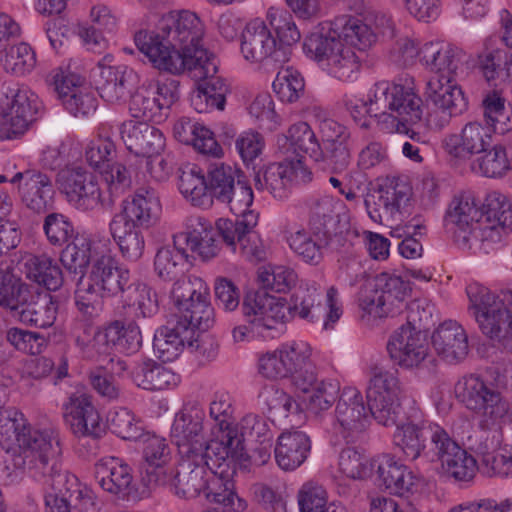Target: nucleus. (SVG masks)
<instances>
[{
    "label": "nucleus",
    "mask_w": 512,
    "mask_h": 512,
    "mask_svg": "<svg viewBox=\"0 0 512 512\" xmlns=\"http://www.w3.org/2000/svg\"><path fill=\"white\" fill-rule=\"evenodd\" d=\"M203 36L200 18L181 10L163 15L154 30L136 32L134 42L154 69L172 75L192 70L203 77L216 69V56L201 44Z\"/></svg>",
    "instance_id": "obj_1"
},
{
    "label": "nucleus",
    "mask_w": 512,
    "mask_h": 512,
    "mask_svg": "<svg viewBox=\"0 0 512 512\" xmlns=\"http://www.w3.org/2000/svg\"><path fill=\"white\" fill-rule=\"evenodd\" d=\"M12 437L16 447L2 470L7 483L18 482L24 474L35 480L61 476L57 457L62 449L56 429L32 427L22 412L9 408L0 412V439L8 442Z\"/></svg>",
    "instance_id": "obj_2"
},
{
    "label": "nucleus",
    "mask_w": 512,
    "mask_h": 512,
    "mask_svg": "<svg viewBox=\"0 0 512 512\" xmlns=\"http://www.w3.org/2000/svg\"><path fill=\"white\" fill-rule=\"evenodd\" d=\"M376 42V32L363 19L352 15L336 17L305 37L303 52L329 76L353 82L361 62L354 48L365 50Z\"/></svg>",
    "instance_id": "obj_3"
},
{
    "label": "nucleus",
    "mask_w": 512,
    "mask_h": 512,
    "mask_svg": "<svg viewBox=\"0 0 512 512\" xmlns=\"http://www.w3.org/2000/svg\"><path fill=\"white\" fill-rule=\"evenodd\" d=\"M341 101L360 126H368L366 115H370L378 129L388 134H408V125L420 121L423 113L422 100L415 92L412 79H406L404 84L379 81L368 90L366 100L345 94Z\"/></svg>",
    "instance_id": "obj_4"
},
{
    "label": "nucleus",
    "mask_w": 512,
    "mask_h": 512,
    "mask_svg": "<svg viewBox=\"0 0 512 512\" xmlns=\"http://www.w3.org/2000/svg\"><path fill=\"white\" fill-rule=\"evenodd\" d=\"M131 278L128 268L119 265L109 252L93 260L86 277L82 275L74 292L78 311L87 318L100 314L103 298L116 297L125 291Z\"/></svg>",
    "instance_id": "obj_5"
},
{
    "label": "nucleus",
    "mask_w": 512,
    "mask_h": 512,
    "mask_svg": "<svg viewBox=\"0 0 512 512\" xmlns=\"http://www.w3.org/2000/svg\"><path fill=\"white\" fill-rule=\"evenodd\" d=\"M468 311L474 317L480 331L488 338L512 352V313L500 298L478 282L466 287Z\"/></svg>",
    "instance_id": "obj_6"
},
{
    "label": "nucleus",
    "mask_w": 512,
    "mask_h": 512,
    "mask_svg": "<svg viewBox=\"0 0 512 512\" xmlns=\"http://www.w3.org/2000/svg\"><path fill=\"white\" fill-rule=\"evenodd\" d=\"M457 399L478 417L480 427H498L511 420V405L501 392L482 378L469 375L455 385Z\"/></svg>",
    "instance_id": "obj_7"
},
{
    "label": "nucleus",
    "mask_w": 512,
    "mask_h": 512,
    "mask_svg": "<svg viewBox=\"0 0 512 512\" xmlns=\"http://www.w3.org/2000/svg\"><path fill=\"white\" fill-rule=\"evenodd\" d=\"M205 413L196 406L184 407L175 414L170 429L171 441L176 445L179 456L194 454L222 455L224 450L233 446L237 439L232 440L226 435L207 440L204 432Z\"/></svg>",
    "instance_id": "obj_8"
},
{
    "label": "nucleus",
    "mask_w": 512,
    "mask_h": 512,
    "mask_svg": "<svg viewBox=\"0 0 512 512\" xmlns=\"http://www.w3.org/2000/svg\"><path fill=\"white\" fill-rule=\"evenodd\" d=\"M239 443L236 441L233 446L225 449L222 455L213 457L209 481L203 494L208 502L219 507L207 511L226 512V508L230 507L233 511L240 512L247 506L234 492L233 478L237 468L242 465V448Z\"/></svg>",
    "instance_id": "obj_9"
},
{
    "label": "nucleus",
    "mask_w": 512,
    "mask_h": 512,
    "mask_svg": "<svg viewBox=\"0 0 512 512\" xmlns=\"http://www.w3.org/2000/svg\"><path fill=\"white\" fill-rule=\"evenodd\" d=\"M285 310L284 304L279 299L268 294L247 295L242 305V312L248 325L234 328V340L238 342L255 337H271L270 332L283 322Z\"/></svg>",
    "instance_id": "obj_10"
},
{
    "label": "nucleus",
    "mask_w": 512,
    "mask_h": 512,
    "mask_svg": "<svg viewBox=\"0 0 512 512\" xmlns=\"http://www.w3.org/2000/svg\"><path fill=\"white\" fill-rule=\"evenodd\" d=\"M289 313L309 323L323 321V329L332 330L343 314V306L335 287H329L322 302V295L314 285L301 286L291 297Z\"/></svg>",
    "instance_id": "obj_11"
},
{
    "label": "nucleus",
    "mask_w": 512,
    "mask_h": 512,
    "mask_svg": "<svg viewBox=\"0 0 512 512\" xmlns=\"http://www.w3.org/2000/svg\"><path fill=\"white\" fill-rule=\"evenodd\" d=\"M512 228V205L509 198L499 192H489L480 208L472 235V240L480 239V251L488 253L494 244L499 243Z\"/></svg>",
    "instance_id": "obj_12"
},
{
    "label": "nucleus",
    "mask_w": 512,
    "mask_h": 512,
    "mask_svg": "<svg viewBox=\"0 0 512 512\" xmlns=\"http://www.w3.org/2000/svg\"><path fill=\"white\" fill-rule=\"evenodd\" d=\"M240 52L252 64L278 67L290 60L286 46H279L276 37L260 18L249 21L241 33Z\"/></svg>",
    "instance_id": "obj_13"
},
{
    "label": "nucleus",
    "mask_w": 512,
    "mask_h": 512,
    "mask_svg": "<svg viewBox=\"0 0 512 512\" xmlns=\"http://www.w3.org/2000/svg\"><path fill=\"white\" fill-rule=\"evenodd\" d=\"M59 191L79 211H92L104 205L105 199L94 174L82 166H67L56 176Z\"/></svg>",
    "instance_id": "obj_14"
},
{
    "label": "nucleus",
    "mask_w": 512,
    "mask_h": 512,
    "mask_svg": "<svg viewBox=\"0 0 512 512\" xmlns=\"http://www.w3.org/2000/svg\"><path fill=\"white\" fill-rule=\"evenodd\" d=\"M370 405L355 387H344L330 418L333 433L346 441H353L362 434L370 421Z\"/></svg>",
    "instance_id": "obj_15"
},
{
    "label": "nucleus",
    "mask_w": 512,
    "mask_h": 512,
    "mask_svg": "<svg viewBox=\"0 0 512 512\" xmlns=\"http://www.w3.org/2000/svg\"><path fill=\"white\" fill-rule=\"evenodd\" d=\"M178 97V84L175 80L150 81L131 96L129 112L133 118L161 122Z\"/></svg>",
    "instance_id": "obj_16"
},
{
    "label": "nucleus",
    "mask_w": 512,
    "mask_h": 512,
    "mask_svg": "<svg viewBox=\"0 0 512 512\" xmlns=\"http://www.w3.org/2000/svg\"><path fill=\"white\" fill-rule=\"evenodd\" d=\"M401 385L396 373L377 370L369 380L366 398L374 419L383 426L396 423L400 411Z\"/></svg>",
    "instance_id": "obj_17"
},
{
    "label": "nucleus",
    "mask_w": 512,
    "mask_h": 512,
    "mask_svg": "<svg viewBox=\"0 0 512 512\" xmlns=\"http://www.w3.org/2000/svg\"><path fill=\"white\" fill-rule=\"evenodd\" d=\"M430 445L444 472L457 481H470L478 471L476 459L461 448L439 424L430 425Z\"/></svg>",
    "instance_id": "obj_18"
},
{
    "label": "nucleus",
    "mask_w": 512,
    "mask_h": 512,
    "mask_svg": "<svg viewBox=\"0 0 512 512\" xmlns=\"http://www.w3.org/2000/svg\"><path fill=\"white\" fill-rule=\"evenodd\" d=\"M313 178L312 171L302 158L286 159L281 163H273L264 172L255 176L258 190H266L274 198L284 199L295 185L309 183Z\"/></svg>",
    "instance_id": "obj_19"
},
{
    "label": "nucleus",
    "mask_w": 512,
    "mask_h": 512,
    "mask_svg": "<svg viewBox=\"0 0 512 512\" xmlns=\"http://www.w3.org/2000/svg\"><path fill=\"white\" fill-rule=\"evenodd\" d=\"M456 76H431L424 88L426 101L433 104L442 115L435 121L430 115V122L438 128H443L450 122L452 116L462 113L467 102L461 88L458 86Z\"/></svg>",
    "instance_id": "obj_20"
},
{
    "label": "nucleus",
    "mask_w": 512,
    "mask_h": 512,
    "mask_svg": "<svg viewBox=\"0 0 512 512\" xmlns=\"http://www.w3.org/2000/svg\"><path fill=\"white\" fill-rule=\"evenodd\" d=\"M377 201L372 207L365 200L367 213L375 223H382L383 215L391 219H400L411 205L412 188L404 180L396 177L386 178L377 190Z\"/></svg>",
    "instance_id": "obj_21"
},
{
    "label": "nucleus",
    "mask_w": 512,
    "mask_h": 512,
    "mask_svg": "<svg viewBox=\"0 0 512 512\" xmlns=\"http://www.w3.org/2000/svg\"><path fill=\"white\" fill-rule=\"evenodd\" d=\"M185 342L190 347L195 342L196 349L203 355H206L207 358H213L218 350V344L212 338L209 336L200 338L199 334H197V337L187 334L184 332V328H179L178 323L173 328L162 327L155 332L153 349L163 362H171L179 356Z\"/></svg>",
    "instance_id": "obj_22"
},
{
    "label": "nucleus",
    "mask_w": 512,
    "mask_h": 512,
    "mask_svg": "<svg viewBox=\"0 0 512 512\" xmlns=\"http://www.w3.org/2000/svg\"><path fill=\"white\" fill-rule=\"evenodd\" d=\"M176 474L172 486L179 497L195 498L207 487L214 455L194 454L179 456Z\"/></svg>",
    "instance_id": "obj_23"
},
{
    "label": "nucleus",
    "mask_w": 512,
    "mask_h": 512,
    "mask_svg": "<svg viewBox=\"0 0 512 512\" xmlns=\"http://www.w3.org/2000/svg\"><path fill=\"white\" fill-rule=\"evenodd\" d=\"M392 361L404 369L418 368L429 356L426 336L412 327H399L387 343Z\"/></svg>",
    "instance_id": "obj_24"
},
{
    "label": "nucleus",
    "mask_w": 512,
    "mask_h": 512,
    "mask_svg": "<svg viewBox=\"0 0 512 512\" xmlns=\"http://www.w3.org/2000/svg\"><path fill=\"white\" fill-rule=\"evenodd\" d=\"M9 182L17 189L22 204L37 213L47 210L54 187L51 178L37 169H24L12 175Z\"/></svg>",
    "instance_id": "obj_25"
},
{
    "label": "nucleus",
    "mask_w": 512,
    "mask_h": 512,
    "mask_svg": "<svg viewBox=\"0 0 512 512\" xmlns=\"http://www.w3.org/2000/svg\"><path fill=\"white\" fill-rule=\"evenodd\" d=\"M63 408L65 421L74 435L98 438L104 432L100 414L88 393L75 391L68 397Z\"/></svg>",
    "instance_id": "obj_26"
},
{
    "label": "nucleus",
    "mask_w": 512,
    "mask_h": 512,
    "mask_svg": "<svg viewBox=\"0 0 512 512\" xmlns=\"http://www.w3.org/2000/svg\"><path fill=\"white\" fill-rule=\"evenodd\" d=\"M160 212L161 203L156 191L151 187H140L122 201L120 211L112 219L148 230L157 222Z\"/></svg>",
    "instance_id": "obj_27"
},
{
    "label": "nucleus",
    "mask_w": 512,
    "mask_h": 512,
    "mask_svg": "<svg viewBox=\"0 0 512 512\" xmlns=\"http://www.w3.org/2000/svg\"><path fill=\"white\" fill-rule=\"evenodd\" d=\"M495 129L478 121L466 123L459 133L450 134L443 140L445 151L452 157L468 160L490 148Z\"/></svg>",
    "instance_id": "obj_28"
},
{
    "label": "nucleus",
    "mask_w": 512,
    "mask_h": 512,
    "mask_svg": "<svg viewBox=\"0 0 512 512\" xmlns=\"http://www.w3.org/2000/svg\"><path fill=\"white\" fill-rule=\"evenodd\" d=\"M480 209L471 195L462 194L455 196L446 211V225H452L456 229L454 235L457 243L463 248L480 251V239L472 240L466 235H472L476 221H478Z\"/></svg>",
    "instance_id": "obj_29"
},
{
    "label": "nucleus",
    "mask_w": 512,
    "mask_h": 512,
    "mask_svg": "<svg viewBox=\"0 0 512 512\" xmlns=\"http://www.w3.org/2000/svg\"><path fill=\"white\" fill-rule=\"evenodd\" d=\"M294 388L298 393L305 395L307 411L317 419H322L336 404L341 392L337 382L320 379L317 372L308 373L304 378H298Z\"/></svg>",
    "instance_id": "obj_30"
},
{
    "label": "nucleus",
    "mask_w": 512,
    "mask_h": 512,
    "mask_svg": "<svg viewBox=\"0 0 512 512\" xmlns=\"http://www.w3.org/2000/svg\"><path fill=\"white\" fill-rule=\"evenodd\" d=\"M431 343L437 356L449 364L462 362L469 353L467 332L454 320L441 323L433 331Z\"/></svg>",
    "instance_id": "obj_31"
},
{
    "label": "nucleus",
    "mask_w": 512,
    "mask_h": 512,
    "mask_svg": "<svg viewBox=\"0 0 512 512\" xmlns=\"http://www.w3.org/2000/svg\"><path fill=\"white\" fill-rule=\"evenodd\" d=\"M119 131L126 148L142 157L159 154L165 146L163 133L146 120L125 121Z\"/></svg>",
    "instance_id": "obj_32"
},
{
    "label": "nucleus",
    "mask_w": 512,
    "mask_h": 512,
    "mask_svg": "<svg viewBox=\"0 0 512 512\" xmlns=\"http://www.w3.org/2000/svg\"><path fill=\"white\" fill-rule=\"evenodd\" d=\"M95 477L105 492L119 499H124L133 491L132 468L122 458H102L96 464Z\"/></svg>",
    "instance_id": "obj_33"
},
{
    "label": "nucleus",
    "mask_w": 512,
    "mask_h": 512,
    "mask_svg": "<svg viewBox=\"0 0 512 512\" xmlns=\"http://www.w3.org/2000/svg\"><path fill=\"white\" fill-rule=\"evenodd\" d=\"M320 147L323 151L322 163L342 171L350 162V152L346 146V127L333 119H323L319 123Z\"/></svg>",
    "instance_id": "obj_34"
},
{
    "label": "nucleus",
    "mask_w": 512,
    "mask_h": 512,
    "mask_svg": "<svg viewBox=\"0 0 512 512\" xmlns=\"http://www.w3.org/2000/svg\"><path fill=\"white\" fill-rule=\"evenodd\" d=\"M309 209V227L323 232L330 236L337 234V226L341 222L347 223L348 217L344 213V203L328 194L312 196L307 201Z\"/></svg>",
    "instance_id": "obj_35"
},
{
    "label": "nucleus",
    "mask_w": 512,
    "mask_h": 512,
    "mask_svg": "<svg viewBox=\"0 0 512 512\" xmlns=\"http://www.w3.org/2000/svg\"><path fill=\"white\" fill-rule=\"evenodd\" d=\"M462 50L444 42H426L420 47V63L432 76H456L461 65Z\"/></svg>",
    "instance_id": "obj_36"
},
{
    "label": "nucleus",
    "mask_w": 512,
    "mask_h": 512,
    "mask_svg": "<svg viewBox=\"0 0 512 512\" xmlns=\"http://www.w3.org/2000/svg\"><path fill=\"white\" fill-rule=\"evenodd\" d=\"M276 144L283 154L292 153L299 156L300 153H304L315 162L323 161L324 154L320 141L307 122L298 121L292 124L286 133L277 136Z\"/></svg>",
    "instance_id": "obj_37"
},
{
    "label": "nucleus",
    "mask_w": 512,
    "mask_h": 512,
    "mask_svg": "<svg viewBox=\"0 0 512 512\" xmlns=\"http://www.w3.org/2000/svg\"><path fill=\"white\" fill-rule=\"evenodd\" d=\"M175 237L181 245L186 243L192 252L204 260L215 257L219 251L217 231L212 223L202 216L189 217L186 233Z\"/></svg>",
    "instance_id": "obj_38"
},
{
    "label": "nucleus",
    "mask_w": 512,
    "mask_h": 512,
    "mask_svg": "<svg viewBox=\"0 0 512 512\" xmlns=\"http://www.w3.org/2000/svg\"><path fill=\"white\" fill-rule=\"evenodd\" d=\"M185 72H188L196 80L203 81L190 95V102L195 111L207 113L214 109H224L229 86L223 78L216 76L218 72L217 59L215 72L211 75L199 77L194 75L192 70H186Z\"/></svg>",
    "instance_id": "obj_39"
},
{
    "label": "nucleus",
    "mask_w": 512,
    "mask_h": 512,
    "mask_svg": "<svg viewBox=\"0 0 512 512\" xmlns=\"http://www.w3.org/2000/svg\"><path fill=\"white\" fill-rule=\"evenodd\" d=\"M58 315V301L51 295L38 296L29 293L21 300L12 317L19 322L40 329L51 327Z\"/></svg>",
    "instance_id": "obj_40"
},
{
    "label": "nucleus",
    "mask_w": 512,
    "mask_h": 512,
    "mask_svg": "<svg viewBox=\"0 0 512 512\" xmlns=\"http://www.w3.org/2000/svg\"><path fill=\"white\" fill-rule=\"evenodd\" d=\"M173 133L179 142L193 145L202 154L216 158L223 155V149L215 139L214 133L197 120L188 117L178 119L173 126Z\"/></svg>",
    "instance_id": "obj_41"
},
{
    "label": "nucleus",
    "mask_w": 512,
    "mask_h": 512,
    "mask_svg": "<svg viewBox=\"0 0 512 512\" xmlns=\"http://www.w3.org/2000/svg\"><path fill=\"white\" fill-rule=\"evenodd\" d=\"M311 451L308 435L299 430L283 431L277 439L275 460L285 471H293L300 467Z\"/></svg>",
    "instance_id": "obj_42"
},
{
    "label": "nucleus",
    "mask_w": 512,
    "mask_h": 512,
    "mask_svg": "<svg viewBox=\"0 0 512 512\" xmlns=\"http://www.w3.org/2000/svg\"><path fill=\"white\" fill-rule=\"evenodd\" d=\"M288 378L296 386L298 378L317 372L313 358V347L302 339H293L279 344Z\"/></svg>",
    "instance_id": "obj_43"
},
{
    "label": "nucleus",
    "mask_w": 512,
    "mask_h": 512,
    "mask_svg": "<svg viewBox=\"0 0 512 512\" xmlns=\"http://www.w3.org/2000/svg\"><path fill=\"white\" fill-rule=\"evenodd\" d=\"M22 266V272L27 279L49 291H58L64 283L60 266L46 254H28L22 258Z\"/></svg>",
    "instance_id": "obj_44"
},
{
    "label": "nucleus",
    "mask_w": 512,
    "mask_h": 512,
    "mask_svg": "<svg viewBox=\"0 0 512 512\" xmlns=\"http://www.w3.org/2000/svg\"><path fill=\"white\" fill-rule=\"evenodd\" d=\"M328 232L317 229H298L289 233L287 243L290 249L305 263L317 265L323 258V249L329 244Z\"/></svg>",
    "instance_id": "obj_45"
},
{
    "label": "nucleus",
    "mask_w": 512,
    "mask_h": 512,
    "mask_svg": "<svg viewBox=\"0 0 512 512\" xmlns=\"http://www.w3.org/2000/svg\"><path fill=\"white\" fill-rule=\"evenodd\" d=\"M423 422H416L406 419L400 423H395L396 429L392 436V441L404 455L406 460L414 461L418 459L426 447V434L430 436V425Z\"/></svg>",
    "instance_id": "obj_46"
},
{
    "label": "nucleus",
    "mask_w": 512,
    "mask_h": 512,
    "mask_svg": "<svg viewBox=\"0 0 512 512\" xmlns=\"http://www.w3.org/2000/svg\"><path fill=\"white\" fill-rule=\"evenodd\" d=\"M377 481L389 493L405 496L412 492L417 478L404 464L391 456H385L377 465Z\"/></svg>",
    "instance_id": "obj_47"
},
{
    "label": "nucleus",
    "mask_w": 512,
    "mask_h": 512,
    "mask_svg": "<svg viewBox=\"0 0 512 512\" xmlns=\"http://www.w3.org/2000/svg\"><path fill=\"white\" fill-rule=\"evenodd\" d=\"M99 69L97 90L100 97L111 104L124 101L130 91L133 70L127 66H99Z\"/></svg>",
    "instance_id": "obj_48"
},
{
    "label": "nucleus",
    "mask_w": 512,
    "mask_h": 512,
    "mask_svg": "<svg viewBox=\"0 0 512 512\" xmlns=\"http://www.w3.org/2000/svg\"><path fill=\"white\" fill-rule=\"evenodd\" d=\"M131 379L138 387L149 391L171 389L180 383L179 375L151 359L136 364Z\"/></svg>",
    "instance_id": "obj_49"
},
{
    "label": "nucleus",
    "mask_w": 512,
    "mask_h": 512,
    "mask_svg": "<svg viewBox=\"0 0 512 512\" xmlns=\"http://www.w3.org/2000/svg\"><path fill=\"white\" fill-rule=\"evenodd\" d=\"M143 441V458L148 465L147 475L149 482L156 485H164L167 477L164 472V465L170 459V449L164 437L154 433H144Z\"/></svg>",
    "instance_id": "obj_50"
},
{
    "label": "nucleus",
    "mask_w": 512,
    "mask_h": 512,
    "mask_svg": "<svg viewBox=\"0 0 512 512\" xmlns=\"http://www.w3.org/2000/svg\"><path fill=\"white\" fill-rule=\"evenodd\" d=\"M177 323L184 332L197 337L196 331H206L214 323V309L211 306L210 294L198 297L177 310Z\"/></svg>",
    "instance_id": "obj_51"
},
{
    "label": "nucleus",
    "mask_w": 512,
    "mask_h": 512,
    "mask_svg": "<svg viewBox=\"0 0 512 512\" xmlns=\"http://www.w3.org/2000/svg\"><path fill=\"white\" fill-rule=\"evenodd\" d=\"M114 126L108 122L101 123L93 137L85 146V159L87 163L99 170L113 162L116 157V146L113 141Z\"/></svg>",
    "instance_id": "obj_52"
},
{
    "label": "nucleus",
    "mask_w": 512,
    "mask_h": 512,
    "mask_svg": "<svg viewBox=\"0 0 512 512\" xmlns=\"http://www.w3.org/2000/svg\"><path fill=\"white\" fill-rule=\"evenodd\" d=\"M145 230L116 219H111L109 223L113 240L118 245L122 257L129 262H136L143 256L146 244Z\"/></svg>",
    "instance_id": "obj_53"
},
{
    "label": "nucleus",
    "mask_w": 512,
    "mask_h": 512,
    "mask_svg": "<svg viewBox=\"0 0 512 512\" xmlns=\"http://www.w3.org/2000/svg\"><path fill=\"white\" fill-rule=\"evenodd\" d=\"M120 294H122L123 306L128 307L137 319L151 318L159 310L157 295L146 283L129 282L125 291Z\"/></svg>",
    "instance_id": "obj_54"
},
{
    "label": "nucleus",
    "mask_w": 512,
    "mask_h": 512,
    "mask_svg": "<svg viewBox=\"0 0 512 512\" xmlns=\"http://www.w3.org/2000/svg\"><path fill=\"white\" fill-rule=\"evenodd\" d=\"M382 295V301L390 308L393 315L399 313L406 307L407 298L410 295L411 287L408 281L400 275L389 272H382L371 280Z\"/></svg>",
    "instance_id": "obj_55"
},
{
    "label": "nucleus",
    "mask_w": 512,
    "mask_h": 512,
    "mask_svg": "<svg viewBox=\"0 0 512 512\" xmlns=\"http://www.w3.org/2000/svg\"><path fill=\"white\" fill-rule=\"evenodd\" d=\"M226 435L231 436L232 440H234V437L239 440V444L242 448L241 462L247 459L244 446L246 439H254L260 444H264L271 442L273 438V434L266 419L253 413L246 414L236 426H232V428L224 432L221 437H225Z\"/></svg>",
    "instance_id": "obj_56"
},
{
    "label": "nucleus",
    "mask_w": 512,
    "mask_h": 512,
    "mask_svg": "<svg viewBox=\"0 0 512 512\" xmlns=\"http://www.w3.org/2000/svg\"><path fill=\"white\" fill-rule=\"evenodd\" d=\"M188 255L176 237L173 245L158 249L154 258V270L159 278L165 281L172 280L183 273Z\"/></svg>",
    "instance_id": "obj_57"
},
{
    "label": "nucleus",
    "mask_w": 512,
    "mask_h": 512,
    "mask_svg": "<svg viewBox=\"0 0 512 512\" xmlns=\"http://www.w3.org/2000/svg\"><path fill=\"white\" fill-rule=\"evenodd\" d=\"M98 256L100 254H92L90 239L84 234H77L61 252L60 261L69 273L82 276L90 261L92 263Z\"/></svg>",
    "instance_id": "obj_58"
},
{
    "label": "nucleus",
    "mask_w": 512,
    "mask_h": 512,
    "mask_svg": "<svg viewBox=\"0 0 512 512\" xmlns=\"http://www.w3.org/2000/svg\"><path fill=\"white\" fill-rule=\"evenodd\" d=\"M178 188L183 197L193 206L208 207L212 203L208 192L207 177L196 166L181 172Z\"/></svg>",
    "instance_id": "obj_59"
},
{
    "label": "nucleus",
    "mask_w": 512,
    "mask_h": 512,
    "mask_svg": "<svg viewBox=\"0 0 512 512\" xmlns=\"http://www.w3.org/2000/svg\"><path fill=\"white\" fill-rule=\"evenodd\" d=\"M207 185L210 199L228 200V195L241 178V171L229 164L215 163L207 172Z\"/></svg>",
    "instance_id": "obj_60"
},
{
    "label": "nucleus",
    "mask_w": 512,
    "mask_h": 512,
    "mask_svg": "<svg viewBox=\"0 0 512 512\" xmlns=\"http://www.w3.org/2000/svg\"><path fill=\"white\" fill-rule=\"evenodd\" d=\"M473 163L474 171L488 178H500L511 168L510 159L506 147L501 144H493L487 150L481 152Z\"/></svg>",
    "instance_id": "obj_61"
},
{
    "label": "nucleus",
    "mask_w": 512,
    "mask_h": 512,
    "mask_svg": "<svg viewBox=\"0 0 512 512\" xmlns=\"http://www.w3.org/2000/svg\"><path fill=\"white\" fill-rule=\"evenodd\" d=\"M374 466V462L360 448L348 446L339 453L338 469L347 478L366 479L372 475Z\"/></svg>",
    "instance_id": "obj_62"
},
{
    "label": "nucleus",
    "mask_w": 512,
    "mask_h": 512,
    "mask_svg": "<svg viewBox=\"0 0 512 512\" xmlns=\"http://www.w3.org/2000/svg\"><path fill=\"white\" fill-rule=\"evenodd\" d=\"M266 21L276 33L278 45L286 46L287 51L291 53L292 45L301 39L292 14L283 8L270 7L266 12Z\"/></svg>",
    "instance_id": "obj_63"
},
{
    "label": "nucleus",
    "mask_w": 512,
    "mask_h": 512,
    "mask_svg": "<svg viewBox=\"0 0 512 512\" xmlns=\"http://www.w3.org/2000/svg\"><path fill=\"white\" fill-rule=\"evenodd\" d=\"M258 398L273 416L286 418L300 412V405L294 397L276 385L263 386Z\"/></svg>",
    "instance_id": "obj_64"
}]
</instances>
